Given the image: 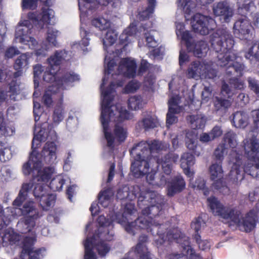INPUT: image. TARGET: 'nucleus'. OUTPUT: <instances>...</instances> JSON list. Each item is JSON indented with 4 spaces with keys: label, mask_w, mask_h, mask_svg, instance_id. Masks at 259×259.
I'll use <instances>...</instances> for the list:
<instances>
[{
    "label": "nucleus",
    "mask_w": 259,
    "mask_h": 259,
    "mask_svg": "<svg viewBox=\"0 0 259 259\" xmlns=\"http://www.w3.org/2000/svg\"><path fill=\"white\" fill-rule=\"evenodd\" d=\"M225 151L226 148L224 144H220L217 147L213 152L214 159L216 161L215 162L222 163Z\"/></svg>",
    "instance_id": "53"
},
{
    "label": "nucleus",
    "mask_w": 259,
    "mask_h": 259,
    "mask_svg": "<svg viewBox=\"0 0 259 259\" xmlns=\"http://www.w3.org/2000/svg\"><path fill=\"white\" fill-rule=\"evenodd\" d=\"M232 123L237 128L244 129L249 123V116L246 112L237 111L232 115Z\"/></svg>",
    "instance_id": "24"
},
{
    "label": "nucleus",
    "mask_w": 259,
    "mask_h": 259,
    "mask_svg": "<svg viewBox=\"0 0 259 259\" xmlns=\"http://www.w3.org/2000/svg\"><path fill=\"white\" fill-rule=\"evenodd\" d=\"M213 12L215 16L219 17L222 23H229L234 15L233 9L227 1H221L214 5Z\"/></svg>",
    "instance_id": "16"
},
{
    "label": "nucleus",
    "mask_w": 259,
    "mask_h": 259,
    "mask_svg": "<svg viewBox=\"0 0 259 259\" xmlns=\"http://www.w3.org/2000/svg\"><path fill=\"white\" fill-rule=\"evenodd\" d=\"M245 56L246 58L249 59L251 61L259 62V41H254L252 42L251 47L246 53Z\"/></svg>",
    "instance_id": "36"
},
{
    "label": "nucleus",
    "mask_w": 259,
    "mask_h": 259,
    "mask_svg": "<svg viewBox=\"0 0 259 259\" xmlns=\"http://www.w3.org/2000/svg\"><path fill=\"white\" fill-rule=\"evenodd\" d=\"M208 205L214 215L220 217L228 222L235 209L225 206L215 196H211L207 199Z\"/></svg>",
    "instance_id": "11"
},
{
    "label": "nucleus",
    "mask_w": 259,
    "mask_h": 259,
    "mask_svg": "<svg viewBox=\"0 0 259 259\" xmlns=\"http://www.w3.org/2000/svg\"><path fill=\"white\" fill-rule=\"evenodd\" d=\"M37 159V156H33L32 154H30L29 160L24 163L22 167V172L25 176H29L31 173L33 175V163L38 160Z\"/></svg>",
    "instance_id": "44"
},
{
    "label": "nucleus",
    "mask_w": 259,
    "mask_h": 259,
    "mask_svg": "<svg viewBox=\"0 0 259 259\" xmlns=\"http://www.w3.org/2000/svg\"><path fill=\"white\" fill-rule=\"evenodd\" d=\"M231 105V102L227 99L216 97L214 103L215 109L218 111L221 109H227Z\"/></svg>",
    "instance_id": "52"
},
{
    "label": "nucleus",
    "mask_w": 259,
    "mask_h": 259,
    "mask_svg": "<svg viewBox=\"0 0 259 259\" xmlns=\"http://www.w3.org/2000/svg\"><path fill=\"white\" fill-rule=\"evenodd\" d=\"M36 241L35 237L25 236L23 238L21 243V259H41L45 256L46 251L45 247L34 249Z\"/></svg>",
    "instance_id": "9"
},
{
    "label": "nucleus",
    "mask_w": 259,
    "mask_h": 259,
    "mask_svg": "<svg viewBox=\"0 0 259 259\" xmlns=\"http://www.w3.org/2000/svg\"><path fill=\"white\" fill-rule=\"evenodd\" d=\"M127 221L120 222L119 223L124 225V229L128 234L134 235L136 234L135 230H138L134 222H129L127 219Z\"/></svg>",
    "instance_id": "62"
},
{
    "label": "nucleus",
    "mask_w": 259,
    "mask_h": 259,
    "mask_svg": "<svg viewBox=\"0 0 259 259\" xmlns=\"http://www.w3.org/2000/svg\"><path fill=\"white\" fill-rule=\"evenodd\" d=\"M204 63L199 61H193L187 69V75L189 78L201 77Z\"/></svg>",
    "instance_id": "26"
},
{
    "label": "nucleus",
    "mask_w": 259,
    "mask_h": 259,
    "mask_svg": "<svg viewBox=\"0 0 259 259\" xmlns=\"http://www.w3.org/2000/svg\"><path fill=\"white\" fill-rule=\"evenodd\" d=\"M93 236H95L94 235H93L91 237ZM95 241H96V238H95V239L93 241V249L95 248L97 250L98 254L100 255V257H104L105 256L106 254L110 251V247L109 246V245L104 241H101L99 242H98L97 244H95Z\"/></svg>",
    "instance_id": "38"
},
{
    "label": "nucleus",
    "mask_w": 259,
    "mask_h": 259,
    "mask_svg": "<svg viewBox=\"0 0 259 259\" xmlns=\"http://www.w3.org/2000/svg\"><path fill=\"white\" fill-rule=\"evenodd\" d=\"M79 76L73 71H65L59 73V77L56 80V85L58 90L62 92L75 81H79Z\"/></svg>",
    "instance_id": "18"
},
{
    "label": "nucleus",
    "mask_w": 259,
    "mask_h": 259,
    "mask_svg": "<svg viewBox=\"0 0 259 259\" xmlns=\"http://www.w3.org/2000/svg\"><path fill=\"white\" fill-rule=\"evenodd\" d=\"M203 71L201 77L205 78L213 79L217 76V71L212 68L210 65L204 63L203 66Z\"/></svg>",
    "instance_id": "54"
},
{
    "label": "nucleus",
    "mask_w": 259,
    "mask_h": 259,
    "mask_svg": "<svg viewBox=\"0 0 259 259\" xmlns=\"http://www.w3.org/2000/svg\"><path fill=\"white\" fill-rule=\"evenodd\" d=\"M10 222V219L4 215V210L3 206L0 205V230L8 226Z\"/></svg>",
    "instance_id": "64"
},
{
    "label": "nucleus",
    "mask_w": 259,
    "mask_h": 259,
    "mask_svg": "<svg viewBox=\"0 0 259 259\" xmlns=\"http://www.w3.org/2000/svg\"><path fill=\"white\" fill-rule=\"evenodd\" d=\"M114 84L111 82L109 85L104 91L102 94L103 99L102 103V112L101 114V122L103 127L105 138L107 141V146L109 148L113 149L114 147L115 138L120 143L123 142L127 137V131L122 126L116 124L113 130L115 137L111 132L108 131L110 117L113 114L111 109V103L113 100V97L111 94L113 92Z\"/></svg>",
    "instance_id": "4"
},
{
    "label": "nucleus",
    "mask_w": 259,
    "mask_h": 259,
    "mask_svg": "<svg viewBox=\"0 0 259 259\" xmlns=\"http://www.w3.org/2000/svg\"><path fill=\"white\" fill-rule=\"evenodd\" d=\"M57 146L53 142H47L44 145L41 155L45 162L53 164L57 159Z\"/></svg>",
    "instance_id": "23"
},
{
    "label": "nucleus",
    "mask_w": 259,
    "mask_h": 259,
    "mask_svg": "<svg viewBox=\"0 0 259 259\" xmlns=\"http://www.w3.org/2000/svg\"><path fill=\"white\" fill-rule=\"evenodd\" d=\"M92 24L101 31H103L110 28V22L103 17H99L93 19L92 20Z\"/></svg>",
    "instance_id": "41"
},
{
    "label": "nucleus",
    "mask_w": 259,
    "mask_h": 259,
    "mask_svg": "<svg viewBox=\"0 0 259 259\" xmlns=\"http://www.w3.org/2000/svg\"><path fill=\"white\" fill-rule=\"evenodd\" d=\"M148 237L146 235H142L139 238L138 243L132 249L137 259H152L150 252L145 243L147 242Z\"/></svg>",
    "instance_id": "20"
},
{
    "label": "nucleus",
    "mask_w": 259,
    "mask_h": 259,
    "mask_svg": "<svg viewBox=\"0 0 259 259\" xmlns=\"http://www.w3.org/2000/svg\"><path fill=\"white\" fill-rule=\"evenodd\" d=\"M43 5L44 6L41 8L39 21L44 23L49 24L52 16H53L54 14V11L50 8L52 6L51 0H45Z\"/></svg>",
    "instance_id": "29"
},
{
    "label": "nucleus",
    "mask_w": 259,
    "mask_h": 259,
    "mask_svg": "<svg viewBox=\"0 0 259 259\" xmlns=\"http://www.w3.org/2000/svg\"><path fill=\"white\" fill-rule=\"evenodd\" d=\"M185 185V182L181 176L174 177L167 187V195L174 196L176 194L182 191Z\"/></svg>",
    "instance_id": "25"
},
{
    "label": "nucleus",
    "mask_w": 259,
    "mask_h": 259,
    "mask_svg": "<svg viewBox=\"0 0 259 259\" xmlns=\"http://www.w3.org/2000/svg\"><path fill=\"white\" fill-rule=\"evenodd\" d=\"M194 154L189 152L184 153L181 156V167L192 166L195 161Z\"/></svg>",
    "instance_id": "46"
},
{
    "label": "nucleus",
    "mask_w": 259,
    "mask_h": 259,
    "mask_svg": "<svg viewBox=\"0 0 259 259\" xmlns=\"http://www.w3.org/2000/svg\"><path fill=\"white\" fill-rule=\"evenodd\" d=\"M136 28L134 26H131L130 25L123 31L119 36L120 43L122 45H126V42L128 39V36H132L136 32Z\"/></svg>",
    "instance_id": "51"
},
{
    "label": "nucleus",
    "mask_w": 259,
    "mask_h": 259,
    "mask_svg": "<svg viewBox=\"0 0 259 259\" xmlns=\"http://www.w3.org/2000/svg\"><path fill=\"white\" fill-rule=\"evenodd\" d=\"M223 134L221 127L216 125L208 133H203L200 137V140L203 142L211 141L220 137Z\"/></svg>",
    "instance_id": "33"
},
{
    "label": "nucleus",
    "mask_w": 259,
    "mask_h": 259,
    "mask_svg": "<svg viewBox=\"0 0 259 259\" xmlns=\"http://www.w3.org/2000/svg\"><path fill=\"white\" fill-rule=\"evenodd\" d=\"M170 227V223L168 221L159 226V230H157L158 238L155 240L157 245H162L166 240L171 242L183 238L184 234L178 227Z\"/></svg>",
    "instance_id": "10"
},
{
    "label": "nucleus",
    "mask_w": 259,
    "mask_h": 259,
    "mask_svg": "<svg viewBox=\"0 0 259 259\" xmlns=\"http://www.w3.org/2000/svg\"><path fill=\"white\" fill-rule=\"evenodd\" d=\"M60 99L58 101L57 103L54 107L52 115L53 120L55 123L59 124L64 118L65 113V108L63 105V95L60 93Z\"/></svg>",
    "instance_id": "27"
},
{
    "label": "nucleus",
    "mask_w": 259,
    "mask_h": 259,
    "mask_svg": "<svg viewBox=\"0 0 259 259\" xmlns=\"http://www.w3.org/2000/svg\"><path fill=\"white\" fill-rule=\"evenodd\" d=\"M134 223L136 224L137 229L146 230L148 232H150L153 236H157V230H159V226L160 223L151 220H148L145 217H141L136 219Z\"/></svg>",
    "instance_id": "19"
},
{
    "label": "nucleus",
    "mask_w": 259,
    "mask_h": 259,
    "mask_svg": "<svg viewBox=\"0 0 259 259\" xmlns=\"http://www.w3.org/2000/svg\"><path fill=\"white\" fill-rule=\"evenodd\" d=\"M94 236L87 237L83 245L84 247V259H98L95 252L93 251V241Z\"/></svg>",
    "instance_id": "35"
},
{
    "label": "nucleus",
    "mask_w": 259,
    "mask_h": 259,
    "mask_svg": "<svg viewBox=\"0 0 259 259\" xmlns=\"http://www.w3.org/2000/svg\"><path fill=\"white\" fill-rule=\"evenodd\" d=\"M156 0H147L148 6L146 8L139 12L138 18L140 21H144L149 19L154 13L156 6Z\"/></svg>",
    "instance_id": "34"
},
{
    "label": "nucleus",
    "mask_w": 259,
    "mask_h": 259,
    "mask_svg": "<svg viewBox=\"0 0 259 259\" xmlns=\"http://www.w3.org/2000/svg\"><path fill=\"white\" fill-rule=\"evenodd\" d=\"M131 171L133 172L134 176L136 178H140L144 176L145 175H146V180L147 182L151 185L156 186V183L157 182L156 178L155 177L156 175H157V172L155 171H151V172H149L148 171L147 172L144 174L143 175H141L140 176H136L135 174L131 169ZM149 170V169L148 170Z\"/></svg>",
    "instance_id": "58"
},
{
    "label": "nucleus",
    "mask_w": 259,
    "mask_h": 259,
    "mask_svg": "<svg viewBox=\"0 0 259 259\" xmlns=\"http://www.w3.org/2000/svg\"><path fill=\"white\" fill-rule=\"evenodd\" d=\"M140 88L139 82L136 80L130 81L124 87L125 92L126 93H134Z\"/></svg>",
    "instance_id": "63"
},
{
    "label": "nucleus",
    "mask_w": 259,
    "mask_h": 259,
    "mask_svg": "<svg viewBox=\"0 0 259 259\" xmlns=\"http://www.w3.org/2000/svg\"><path fill=\"white\" fill-rule=\"evenodd\" d=\"M251 28L250 22L246 17L239 19L234 24V33L240 39L246 38L245 36L249 34Z\"/></svg>",
    "instance_id": "21"
},
{
    "label": "nucleus",
    "mask_w": 259,
    "mask_h": 259,
    "mask_svg": "<svg viewBox=\"0 0 259 259\" xmlns=\"http://www.w3.org/2000/svg\"><path fill=\"white\" fill-rule=\"evenodd\" d=\"M21 211L23 215H27V214H33L39 212L37 209L36 208L35 203L32 201H29L25 202L21 208Z\"/></svg>",
    "instance_id": "47"
},
{
    "label": "nucleus",
    "mask_w": 259,
    "mask_h": 259,
    "mask_svg": "<svg viewBox=\"0 0 259 259\" xmlns=\"http://www.w3.org/2000/svg\"><path fill=\"white\" fill-rule=\"evenodd\" d=\"M164 203L162 202L151 204L143 209L142 214L147 216L149 219L155 221L160 224L165 223L166 218L164 214Z\"/></svg>",
    "instance_id": "15"
},
{
    "label": "nucleus",
    "mask_w": 259,
    "mask_h": 259,
    "mask_svg": "<svg viewBox=\"0 0 259 259\" xmlns=\"http://www.w3.org/2000/svg\"><path fill=\"white\" fill-rule=\"evenodd\" d=\"M65 180L60 176L52 179L50 183L49 187L53 191H60L64 185Z\"/></svg>",
    "instance_id": "45"
},
{
    "label": "nucleus",
    "mask_w": 259,
    "mask_h": 259,
    "mask_svg": "<svg viewBox=\"0 0 259 259\" xmlns=\"http://www.w3.org/2000/svg\"><path fill=\"white\" fill-rule=\"evenodd\" d=\"M9 90L7 92V93H10L9 95L10 98L14 100H15V97H13L18 94L17 92L19 89V85L17 83L16 79H13L8 84Z\"/></svg>",
    "instance_id": "57"
},
{
    "label": "nucleus",
    "mask_w": 259,
    "mask_h": 259,
    "mask_svg": "<svg viewBox=\"0 0 259 259\" xmlns=\"http://www.w3.org/2000/svg\"><path fill=\"white\" fill-rule=\"evenodd\" d=\"M186 145L187 148L191 151L195 155L199 156L200 152L198 150L201 148V147L197 144L196 139L194 138H189L187 136L185 139Z\"/></svg>",
    "instance_id": "42"
},
{
    "label": "nucleus",
    "mask_w": 259,
    "mask_h": 259,
    "mask_svg": "<svg viewBox=\"0 0 259 259\" xmlns=\"http://www.w3.org/2000/svg\"><path fill=\"white\" fill-rule=\"evenodd\" d=\"M137 68L136 61L128 57L121 59L118 65L119 72L128 78H134L136 77Z\"/></svg>",
    "instance_id": "17"
},
{
    "label": "nucleus",
    "mask_w": 259,
    "mask_h": 259,
    "mask_svg": "<svg viewBox=\"0 0 259 259\" xmlns=\"http://www.w3.org/2000/svg\"><path fill=\"white\" fill-rule=\"evenodd\" d=\"M42 163L41 161L36 160L33 163V178L31 182L24 183L22 185L19 193L13 202L15 207H20L26 199L28 192L33 186V183L47 182L51 179L53 174V169L50 167H46L41 170Z\"/></svg>",
    "instance_id": "5"
},
{
    "label": "nucleus",
    "mask_w": 259,
    "mask_h": 259,
    "mask_svg": "<svg viewBox=\"0 0 259 259\" xmlns=\"http://www.w3.org/2000/svg\"><path fill=\"white\" fill-rule=\"evenodd\" d=\"M156 194L153 191H147L145 194L143 196L141 193L138 198V205H141V203L149 202L150 203L156 202Z\"/></svg>",
    "instance_id": "43"
},
{
    "label": "nucleus",
    "mask_w": 259,
    "mask_h": 259,
    "mask_svg": "<svg viewBox=\"0 0 259 259\" xmlns=\"http://www.w3.org/2000/svg\"><path fill=\"white\" fill-rule=\"evenodd\" d=\"M236 137L235 133L229 131L225 134L223 139L224 144L232 148L228 156L229 163L232 164L227 178L228 181L234 183L243 180L245 174L259 178V157H251L241 167L244 155L241 146H236Z\"/></svg>",
    "instance_id": "2"
},
{
    "label": "nucleus",
    "mask_w": 259,
    "mask_h": 259,
    "mask_svg": "<svg viewBox=\"0 0 259 259\" xmlns=\"http://www.w3.org/2000/svg\"><path fill=\"white\" fill-rule=\"evenodd\" d=\"M59 31L53 28H48L47 31V40L51 45L56 47L57 45V37Z\"/></svg>",
    "instance_id": "55"
},
{
    "label": "nucleus",
    "mask_w": 259,
    "mask_h": 259,
    "mask_svg": "<svg viewBox=\"0 0 259 259\" xmlns=\"http://www.w3.org/2000/svg\"><path fill=\"white\" fill-rule=\"evenodd\" d=\"M60 93L63 94V92L59 90L57 87L55 85L48 87L42 98L44 105L47 107H51L53 104V96L57 95L59 97L58 101L60 99Z\"/></svg>",
    "instance_id": "28"
},
{
    "label": "nucleus",
    "mask_w": 259,
    "mask_h": 259,
    "mask_svg": "<svg viewBox=\"0 0 259 259\" xmlns=\"http://www.w3.org/2000/svg\"><path fill=\"white\" fill-rule=\"evenodd\" d=\"M156 120L152 115H148L137 122L136 127L139 130L144 129L145 131H147L156 127Z\"/></svg>",
    "instance_id": "30"
},
{
    "label": "nucleus",
    "mask_w": 259,
    "mask_h": 259,
    "mask_svg": "<svg viewBox=\"0 0 259 259\" xmlns=\"http://www.w3.org/2000/svg\"><path fill=\"white\" fill-rule=\"evenodd\" d=\"M67 54V52L64 50L56 51L54 54L48 59L49 66L43 75V80L45 81L54 82V84L52 85H56V80L59 77V73H57V72Z\"/></svg>",
    "instance_id": "8"
},
{
    "label": "nucleus",
    "mask_w": 259,
    "mask_h": 259,
    "mask_svg": "<svg viewBox=\"0 0 259 259\" xmlns=\"http://www.w3.org/2000/svg\"><path fill=\"white\" fill-rule=\"evenodd\" d=\"M111 196L108 190L101 191L98 195L99 203L104 207H107L110 202Z\"/></svg>",
    "instance_id": "50"
},
{
    "label": "nucleus",
    "mask_w": 259,
    "mask_h": 259,
    "mask_svg": "<svg viewBox=\"0 0 259 259\" xmlns=\"http://www.w3.org/2000/svg\"><path fill=\"white\" fill-rule=\"evenodd\" d=\"M205 222L202 219V217H198L194 219L192 222L191 224V228L195 230V234L199 233V231L200 230L201 227L204 226Z\"/></svg>",
    "instance_id": "59"
},
{
    "label": "nucleus",
    "mask_w": 259,
    "mask_h": 259,
    "mask_svg": "<svg viewBox=\"0 0 259 259\" xmlns=\"http://www.w3.org/2000/svg\"><path fill=\"white\" fill-rule=\"evenodd\" d=\"M229 222L235 224L241 231L250 233L256 227L257 213L255 210L251 209L241 217V211L235 208Z\"/></svg>",
    "instance_id": "7"
},
{
    "label": "nucleus",
    "mask_w": 259,
    "mask_h": 259,
    "mask_svg": "<svg viewBox=\"0 0 259 259\" xmlns=\"http://www.w3.org/2000/svg\"><path fill=\"white\" fill-rule=\"evenodd\" d=\"M210 18L200 13L195 14L192 19L191 24L194 32L205 35L209 33V30L212 29L210 23L213 22Z\"/></svg>",
    "instance_id": "12"
},
{
    "label": "nucleus",
    "mask_w": 259,
    "mask_h": 259,
    "mask_svg": "<svg viewBox=\"0 0 259 259\" xmlns=\"http://www.w3.org/2000/svg\"><path fill=\"white\" fill-rule=\"evenodd\" d=\"M169 144L157 140L142 141L135 144L130 150L131 154L135 153L134 161L132 163L131 170L136 176H140L147 172L149 168V157L153 153L166 151L169 148Z\"/></svg>",
    "instance_id": "3"
},
{
    "label": "nucleus",
    "mask_w": 259,
    "mask_h": 259,
    "mask_svg": "<svg viewBox=\"0 0 259 259\" xmlns=\"http://www.w3.org/2000/svg\"><path fill=\"white\" fill-rule=\"evenodd\" d=\"M186 120L190 127L194 130L202 129L205 124L206 120L201 115H189L186 117Z\"/></svg>",
    "instance_id": "31"
},
{
    "label": "nucleus",
    "mask_w": 259,
    "mask_h": 259,
    "mask_svg": "<svg viewBox=\"0 0 259 259\" xmlns=\"http://www.w3.org/2000/svg\"><path fill=\"white\" fill-rule=\"evenodd\" d=\"M25 23L24 24V25L25 26V28L18 29L16 31L15 34L16 39L21 43H24L25 42L24 36L26 35V32L28 30V28L27 26L28 22L25 21Z\"/></svg>",
    "instance_id": "61"
},
{
    "label": "nucleus",
    "mask_w": 259,
    "mask_h": 259,
    "mask_svg": "<svg viewBox=\"0 0 259 259\" xmlns=\"http://www.w3.org/2000/svg\"><path fill=\"white\" fill-rule=\"evenodd\" d=\"M211 46L218 53L217 64L225 68L228 77L234 76L230 79V83L236 89L243 88V83L237 77L243 75L244 65L242 58L232 50L234 40L232 34L226 29H219L211 36Z\"/></svg>",
    "instance_id": "1"
},
{
    "label": "nucleus",
    "mask_w": 259,
    "mask_h": 259,
    "mask_svg": "<svg viewBox=\"0 0 259 259\" xmlns=\"http://www.w3.org/2000/svg\"><path fill=\"white\" fill-rule=\"evenodd\" d=\"M117 33L116 31L111 28L107 29L105 38L103 39L104 47L110 46L113 45L117 39Z\"/></svg>",
    "instance_id": "39"
},
{
    "label": "nucleus",
    "mask_w": 259,
    "mask_h": 259,
    "mask_svg": "<svg viewBox=\"0 0 259 259\" xmlns=\"http://www.w3.org/2000/svg\"><path fill=\"white\" fill-rule=\"evenodd\" d=\"M192 36L188 31H186L183 32L182 39L185 42L188 51L195 52L196 45L192 41Z\"/></svg>",
    "instance_id": "49"
},
{
    "label": "nucleus",
    "mask_w": 259,
    "mask_h": 259,
    "mask_svg": "<svg viewBox=\"0 0 259 259\" xmlns=\"http://www.w3.org/2000/svg\"><path fill=\"white\" fill-rule=\"evenodd\" d=\"M29 53H26L20 55L15 60L14 68L15 70H21L23 68L28 66L29 60L31 57Z\"/></svg>",
    "instance_id": "37"
},
{
    "label": "nucleus",
    "mask_w": 259,
    "mask_h": 259,
    "mask_svg": "<svg viewBox=\"0 0 259 259\" xmlns=\"http://www.w3.org/2000/svg\"><path fill=\"white\" fill-rule=\"evenodd\" d=\"M24 216V223L29 232L35 226V221L39 218V212Z\"/></svg>",
    "instance_id": "48"
},
{
    "label": "nucleus",
    "mask_w": 259,
    "mask_h": 259,
    "mask_svg": "<svg viewBox=\"0 0 259 259\" xmlns=\"http://www.w3.org/2000/svg\"><path fill=\"white\" fill-rule=\"evenodd\" d=\"M143 99L140 96H134L128 100V109L132 110H138L142 108Z\"/></svg>",
    "instance_id": "40"
},
{
    "label": "nucleus",
    "mask_w": 259,
    "mask_h": 259,
    "mask_svg": "<svg viewBox=\"0 0 259 259\" xmlns=\"http://www.w3.org/2000/svg\"><path fill=\"white\" fill-rule=\"evenodd\" d=\"M184 249L187 250V253L190 255L189 257L182 253L171 254L169 255V259H202L199 254L195 253L189 242H188V244L184 247Z\"/></svg>",
    "instance_id": "32"
},
{
    "label": "nucleus",
    "mask_w": 259,
    "mask_h": 259,
    "mask_svg": "<svg viewBox=\"0 0 259 259\" xmlns=\"http://www.w3.org/2000/svg\"><path fill=\"white\" fill-rule=\"evenodd\" d=\"M192 238L198 244L200 249L204 250L209 248V242L206 240H202L199 233L193 235Z\"/></svg>",
    "instance_id": "56"
},
{
    "label": "nucleus",
    "mask_w": 259,
    "mask_h": 259,
    "mask_svg": "<svg viewBox=\"0 0 259 259\" xmlns=\"http://www.w3.org/2000/svg\"><path fill=\"white\" fill-rule=\"evenodd\" d=\"M34 196L39 198V204L44 210H48L56 201V195L52 194H47L44 187L39 184H37L33 191Z\"/></svg>",
    "instance_id": "13"
},
{
    "label": "nucleus",
    "mask_w": 259,
    "mask_h": 259,
    "mask_svg": "<svg viewBox=\"0 0 259 259\" xmlns=\"http://www.w3.org/2000/svg\"><path fill=\"white\" fill-rule=\"evenodd\" d=\"M243 146H241V148L243 151V154H246L247 159L245 160V156H244L241 167L243 166L248 159L253 156L257 157L256 154L259 153V141L256 136L253 135L250 138H245L243 141Z\"/></svg>",
    "instance_id": "14"
},
{
    "label": "nucleus",
    "mask_w": 259,
    "mask_h": 259,
    "mask_svg": "<svg viewBox=\"0 0 259 259\" xmlns=\"http://www.w3.org/2000/svg\"><path fill=\"white\" fill-rule=\"evenodd\" d=\"M210 180L212 181L211 188L215 193H219L223 195L228 194L230 193V188L228 186L237 185L239 182L236 183L229 182L227 179L229 173L227 176L225 180L224 178V170L222 163L217 162L212 163L209 168Z\"/></svg>",
    "instance_id": "6"
},
{
    "label": "nucleus",
    "mask_w": 259,
    "mask_h": 259,
    "mask_svg": "<svg viewBox=\"0 0 259 259\" xmlns=\"http://www.w3.org/2000/svg\"><path fill=\"white\" fill-rule=\"evenodd\" d=\"M248 87L257 96H259V81L252 77L247 78Z\"/></svg>",
    "instance_id": "60"
},
{
    "label": "nucleus",
    "mask_w": 259,
    "mask_h": 259,
    "mask_svg": "<svg viewBox=\"0 0 259 259\" xmlns=\"http://www.w3.org/2000/svg\"><path fill=\"white\" fill-rule=\"evenodd\" d=\"M179 158L178 154L168 152L163 157L157 158V163L161 165L163 173L168 176L171 172L172 163L177 162Z\"/></svg>",
    "instance_id": "22"
}]
</instances>
